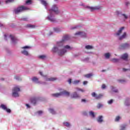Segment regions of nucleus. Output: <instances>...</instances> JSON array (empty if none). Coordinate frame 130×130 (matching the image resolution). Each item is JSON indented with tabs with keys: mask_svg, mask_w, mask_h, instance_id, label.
I'll return each instance as SVG.
<instances>
[{
	"mask_svg": "<svg viewBox=\"0 0 130 130\" xmlns=\"http://www.w3.org/2000/svg\"><path fill=\"white\" fill-rule=\"evenodd\" d=\"M89 116L92 117V118H95L96 116V114H95V113H94V112H93L92 111H89Z\"/></svg>",
	"mask_w": 130,
	"mask_h": 130,
	"instance_id": "20",
	"label": "nucleus"
},
{
	"mask_svg": "<svg viewBox=\"0 0 130 130\" xmlns=\"http://www.w3.org/2000/svg\"><path fill=\"white\" fill-rule=\"evenodd\" d=\"M125 5L126 6H128V5H129V2H125Z\"/></svg>",
	"mask_w": 130,
	"mask_h": 130,
	"instance_id": "53",
	"label": "nucleus"
},
{
	"mask_svg": "<svg viewBox=\"0 0 130 130\" xmlns=\"http://www.w3.org/2000/svg\"><path fill=\"white\" fill-rule=\"evenodd\" d=\"M123 72H126V71H129V69H123Z\"/></svg>",
	"mask_w": 130,
	"mask_h": 130,
	"instance_id": "51",
	"label": "nucleus"
},
{
	"mask_svg": "<svg viewBox=\"0 0 130 130\" xmlns=\"http://www.w3.org/2000/svg\"><path fill=\"white\" fill-rule=\"evenodd\" d=\"M102 89H105L106 88V85L105 84H103L102 86Z\"/></svg>",
	"mask_w": 130,
	"mask_h": 130,
	"instance_id": "44",
	"label": "nucleus"
},
{
	"mask_svg": "<svg viewBox=\"0 0 130 130\" xmlns=\"http://www.w3.org/2000/svg\"><path fill=\"white\" fill-rule=\"evenodd\" d=\"M41 3L42 5H43V6H44L46 10L48 9V7H49V4H48V3H47V2L44 0H41Z\"/></svg>",
	"mask_w": 130,
	"mask_h": 130,
	"instance_id": "17",
	"label": "nucleus"
},
{
	"mask_svg": "<svg viewBox=\"0 0 130 130\" xmlns=\"http://www.w3.org/2000/svg\"><path fill=\"white\" fill-rule=\"evenodd\" d=\"M79 27V26L78 25H76V26H75L74 27H73V29H77Z\"/></svg>",
	"mask_w": 130,
	"mask_h": 130,
	"instance_id": "50",
	"label": "nucleus"
},
{
	"mask_svg": "<svg viewBox=\"0 0 130 130\" xmlns=\"http://www.w3.org/2000/svg\"><path fill=\"white\" fill-rule=\"evenodd\" d=\"M113 103V100H110V101H108V104H111Z\"/></svg>",
	"mask_w": 130,
	"mask_h": 130,
	"instance_id": "41",
	"label": "nucleus"
},
{
	"mask_svg": "<svg viewBox=\"0 0 130 130\" xmlns=\"http://www.w3.org/2000/svg\"><path fill=\"white\" fill-rule=\"evenodd\" d=\"M54 30L55 31V32H60V31H61V29H60V28L59 27H55L54 28Z\"/></svg>",
	"mask_w": 130,
	"mask_h": 130,
	"instance_id": "31",
	"label": "nucleus"
},
{
	"mask_svg": "<svg viewBox=\"0 0 130 130\" xmlns=\"http://www.w3.org/2000/svg\"><path fill=\"white\" fill-rule=\"evenodd\" d=\"M68 40H69V37L64 36L61 41L57 42L56 45L54 46L52 49V51L57 52L60 56L63 55L68 50L72 49V47L69 45H64V43Z\"/></svg>",
	"mask_w": 130,
	"mask_h": 130,
	"instance_id": "1",
	"label": "nucleus"
},
{
	"mask_svg": "<svg viewBox=\"0 0 130 130\" xmlns=\"http://www.w3.org/2000/svg\"><path fill=\"white\" fill-rule=\"evenodd\" d=\"M124 29V27H121L119 28V29L118 30V32H116L114 35L115 37H116L117 38H118L119 40H122L123 39H125L126 37H127V35L126 34V32H124L121 35V33H122V30Z\"/></svg>",
	"mask_w": 130,
	"mask_h": 130,
	"instance_id": "3",
	"label": "nucleus"
},
{
	"mask_svg": "<svg viewBox=\"0 0 130 130\" xmlns=\"http://www.w3.org/2000/svg\"><path fill=\"white\" fill-rule=\"evenodd\" d=\"M48 111L50 113H51V114H53V115L56 114V111H55L54 109L52 108H50L48 109Z\"/></svg>",
	"mask_w": 130,
	"mask_h": 130,
	"instance_id": "19",
	"label": "nucleus"
},
{
	"mask_svg": "<svg viewBox=\"0 0 130 130\" xmlns=\"http://www.w3.org/2000/svg\"><path fill=\"white\" fill-rule=\"evenodd\" d=\"M125 105L126 106H128V105H129V103L127 104V101H125Z\"/></svg>",
	"mask_w": 130,
	"mask_h": 130,
	"instance_id": "49",
	"label": "nucleus"
},
{
	"mask_svg": "<svg viewBox=\"0 0 130 130\" xmlns=\"http://www.w3.org/2000/svg\"><path fill=\"white\" fill-rule=\"evenodd\" d=\"M0 108L3 109V110H4L5 111H6V112H8V113H11V109L8 108L7 105L5 104H1L0 106Z\"/></svg>",
	"mask_w": 130,
	"mask_h": 130,
	"instance_id": "13",
	"label": "nucleus"
},
{
	"mask_svg": "<svg viewBox=\"0 0 130 130\" xmlns=\"http://www.w3.org/2000/svg\"><path fill=\"white\" fill-rule=\"evenodd\" d=\"M130 48V44L129 43H124L122 44L121 45L119 46V49H128Z\"/></svg>",
	"mask_w": 130,
	"mask_h": 130,
	"instance_id": "12",
	"label": "nucleus"
},
{
	"mask_svg": "<svg viewBox=\"0 0 130 130\" xmlns=\"http://www.w3.org/2000/svg\"><path fill=\"white\" fill-rule=\"evenodd\" d=\"M22 20L23 21H28V18H27V17L23 18H22Z\"/></svg>",
	"mask_w": 130,
	"mask_h": 130,
	"instance_id": "47",
	"label": "nucleus"
},
{
	"mask_svg": "<svg viewBox=\"0 0 130 130\" xmlns=\"http://www.w3.org/2000/svg\"><path fill=\"white\" fill-rule=\"evenodd\" d=\"M80 92H82V93H84V92H85V90L83 89H81L80 90Z\"/></svg>",
	"mask_w": 130,
	"mask_h": 130,
	"instance_id": "54",
	"label": "nucleus"
},
{
	"mask_svg": "<svg viewBox=\"0 0 130 130\" xmlns=\"http://www.w3.org/2000/svg\"><path fill=\"white\" fill-rule=\"evenodd\" d=\"M20 92H21V86L20 85H15L12 88V96L13 97H19L20 96Z\"/></svg>",
	"mask_w": 130,
	"mask_h": 130,
	"instance_id": "4",
	"label": "nucleus"
},
{
	"mask_svg": "<svg viewBox=\"0 0 130 130\" xmlns=\"http://www.w3.org/2000/svg\"><path fill=\"white\" fill-rule=\"evenodd\" d=\"M68 83L69 84H72V80L71 79L68 80Z\"/></svg>",
	"mask_w": 130,
	"mask_h": 130,
	"instance_id": "48",
	"label": "nucleus"
},
{
	"mask_svg": "<svg viewBox=\"0 0 130 130\" xmlns=\"http://www.w3.org/2000/svg\"><path fill=\"white\" fill-rule=\"evenodd\" d=\"M118 82H119V83H125L126 82V80L123 79H120L118 80Z\"/></svg>",
	"mask_w": 130,
	"mask_h": 130,
	"instance_id": "30",
	"label": "nucleus"
},
{
	"mask_svg": "<svg viewBox=\"0 0 130 130\" xmlns=\"http://www.w3.org/2000/svg\"><path fill=\"white\" fill-rule=\"evenodd\" d=\"M88 84V81H84L83 82V85H87Z\"/></svg>",
	"mask_w": 130,
	"mask_h": 130,
	"instance_id": "52",
	"label": "nucleus"
},
{
	"mask_svg": "<svg viewBox=\"0 0 130 130\" xmlns=\"http://www.w3.org/2000/svg\"><path fill=\"white\" fill-rule=\"evenodd\" d=\"M71 98H74V99H80V98H81V95L75 91L71 94Z\"/></svg>",
	"mask_w": 130,
	"mask_h": 130,
	"instance_id": "14",
	"label": "nucleus"
},
{
	"mask_svg": "<svg viewBox=\"0 0 130 130\" xmlns=\"http://www.w3.org/2000/svg\"><path fill=\"white\" fill-rule=\"evenodd\" d=\"M76 36H80L82 38H87V34L84 31H77L75 33Z\"/></svg>",
	"mask_w": 130,
	"mask_h": 130,
	"instance_id": "11",
	"label": "nucleus"
},
{
	"mask_svg": "<svg viewBox=\"0 0 130 130\" xmlns=\"http://www.w3.org/2000/svg\"><path fill=\"white\" fill-rule=\"evenodd\" d=\"M54 14L55 15H58V14H60V11L58 10V7L56 5H53L51 8L48 10V16L46 17V19L48 20V21H50V22H55Z\"/></svg>",
	"mask_w": 130,
	"mask_h": 130,
	"instance_id": "2",
	"label": "nucleus"
},
{
	"mask_svg": "<svg viewBox=\"0 0 130 130\" xmlns=\"http://www.w3.org/2000/svg\"><path fill=\"white\" fill-rule=\"evenodd\" d=\"M76 90H77V91H81V88H76Z\"/></svg>",
	"mask_w": 130,
	"mask_h": 130,
	"instance_id": "55",
	"label": "nucleus"
},
{
	"mask_svg": "<svg viewBox=\"0 0 130 130\" xmlns=\"http://www.w3.org/2000/svg\"><path fill=\"white\" fill-rule=\"evenodd\" d=\"M80 82V80H74V81L72 82V84H73L74 85H78V84H79Z\"/></svg>",
	"mask_w": 130,
	"mask_h": 130,
	"instance_id": "32",
	"label": "nucleus"
},
{
	"mask_svg": "<svg viewBox=\"0 0 130 130\" xmlns=\"http://www.w3.org/2000/svg\"><path fill=\"white\" fill-rule=\"evenodd\" d=\"M119 60H120V59L115 58H114L111 59V61L112 62H115V63L119 62Z\"/></svg>",
	"mask_w": 130,
	"mask_h": 130,
	"instance_id": "28",
	"label": "nucleus"
},
{
	"mask_svg": "<svg viewBox=\"0 0 130 130\" xmlns=\"http://www.w3.org/2000/svg\"><path fill=\"white\" fill-rule=\"evenodd\" d=\"M54 1H55V2H56V1H57V0H54Z\"/></svg>",
	"mask_w": 130,
	"mask_h": 130,
	"instance_id": "61",
	"label": "nucleus"
},
{
	"mask_svg": "<svg viewBox=\"0 0 130 130\" xmlns=\"http://www.w3.org/2000/svg\"><path fill=\"white\" fill-rule=\"evenodd\" d=\"M126 126H127V125L126 124H123L120 126V129L119 130H125L126 128Z\"/></svg>",
	"mask_w": 130,
	"mask_h": 130,
	"instance_id": "25",
	"label": "nucleus"
},
{
	"mask_svg": "<svg viewBox=\"0 0 130 130\" xmlns=\"http://www.w3.org/2000/svg\"><path fill=\"white\" fill-rule=\"evenodd\" d=\"M40 75L42 76V77H45V80H46L47 82L49 81H56L57 80V78L55 77H50V78H47L46 76L43 75V73L42 72H39Z\"/></svg>",
	"mask_w": 130,
	"mask_h": 130,
	"instance_id": "10",
	"label": "nucleus"
},
{
	"mask_svg": "<svg viewBox=\"0 0 130 130\" xmlns=\"http://www.w3.org/2000/svg\"><path fill=\"white\" fill-rule=\"evenodd\" d=\"M127 57H128V54H127V53L123 54L121 56V58L124 60H126L127 59Z\"/></svg>",
	"mask_w": 130,
	"mask_h": 130,
	"instance_id": "18",
	"label": "nucleus"
},
{
	"mask_svg": "<svg viewBox=\"0 0 130 130\" xmlns=\"http://www.w3.org/2000/svg\"><path fill=\"white\" fill-rule=\"evenodd\" d=\"M26 5H31L32 4V1L31 0H27L25 2Z\"/></svg>",
	"mask_w": 130,
	"mask_h": 130,
	"instance_id": "36",
	"label": "nucleus"
},
{
	"mask_svg": "<svg viewBox=\"0 0 130 130\" xmlns=\"http://www.w3.org/2000/svg\"><path fill=\"white\" fill-rule=\"evenodd\" d=\"M91 95L92 97H94V98H95V99H100L101 98H102L103 94H100L98 95L95 92H92L91 93Z\"/></svg>",
	"mask_w": 130,
	"mask_h": 130,
	"instance_id": "15",
	"label": "nucleus"
},
{
	"mask_svg": "<svg viewBox=\"0 0 130 130\" xmlns=\"http://www.w3.org/2000/svg\"><path fill=\"white\" fill-rule=\"evenodd\" d=\"M15 0H6L5 3L6 4H11V3H13Z\"/></svg>",
	"mask_w": 130,
	"mask_h": 130,
	"instance_id": "35",
	"label": "nucleus"
},
{
	"mask_svg": "<svg viewBox=\"0 0 130 130\" xmlns=\"http://www.w3.org/2000/svg\"><path fill=\"white\" fill-rule=\"evenodd\" d=\"M38 113L39 115H42V114L43 113V111H38Z\"/></svg>",
	"mask_w": 130,
	"mask_h": 130,
	"instance_id": "40",
	"label": "nucleus"
},
{
	"mask_svg": "<svg viewBox=\"0 0 130 130\" xmlns=\"http://www.w3.org/2000/svg\"><path fill=\"white\" fill-rule=\"evenodd\" d=\"M111 90L113 92H114L115 93H117V92H118V90L117 89H116V88L114 87V86H111Z\"/></svg>",
	"mask_w": 130,
	"mask_h": 130,
	"instance_id": "26",
	"label": "nucleus"
},
{
	"mask_svg": "<svg viewBox=\"0 0 130 130\" xmlns=\"http://www.w3.org/2000/svg\"><path fill=\"white\" fill-rule=\"evenodd\" d=\"M1 80H2V81H4V80H5V79L2 78V79H1Z\"/></svg>",
	"mask_w": 130,
	"mask_h": 130,
	"instance_id": "56",
	"label": "nucleus"
},
{
	"mask_svg": "<svg viewBox=\"0 0 130 130\" xmlns=\"http://www.w3.org/2000/svg\"><path fill=\"white\" fill-rule=\"evenodd\" d=\"M14 79L17 81H22V77L20 75H15Z\"/></svg>",
	"mask_w": 130,
	"mask_h": 130,
	"instance_id": "24",
	"label": "nucleus"
},
{
	"mask_svg": "<svg viewBox=\"0 0 130 130\" xmlns=\"http://www.w3.org/2000/svg\"><path fill=\"white\" fill-rule=\"evenodd\" d=\"M63 95H66V96H70L71 93L69 91H67V90H64V89H61V91L59 93H53L52 96L53 97H60V96H63Z\"/></svg>",
	"mask_w": 130,
	"mask_h": 130,
	"instance_id": "6",
	"label": "nucleus"
},
{
	"mask_svg": "<svg viewBox=\"0 0 130 130\" xmlns=\"http://www.w3.org/2000/svg\"><path fill=\"white\" fill-rule=\"evenodd\" d=\"M89 58H88V57H87V58H85L84 59V61H89Z\"/></svg>",
	"mask_w": 130,
	"mask_h": 130,
	"instance_id": "46",
	"label": "nucleus"
},
{
	"mask_svg": "<svg viewBox=\"0 0 130 130\" xmlns=\"http://www.w3.org/2000/svg\"><path fill=\"white\" fill-rule=\"evenodd\" d=\"M51 34H52V32H51V34H50V35H51Z\"/></svg>",
	"mask_w": 130,
	"mask_h": 130,
	"instance_id": "60",
	"label": "nucleus"
},
{
	"mask_svg": "<svg viewBox=\"0 0 130 130\" xmlns=\"http://www.w3.org/2000/svg\"><path fill=\"white\" fill-rule=\"evenodd\" d=\"M31 81L35 83L36 84H38L39 85H45L46 83L45 82H43L42 81H39V78L34 77L31 78Z\"/></svg>",
	"mask_w": 130,
	"mask_h": 130,
	"instance_id": "9",
	"label": "nucleus"
},
{
	"mask_svg": "<svg viewBox=\"0 0 130 130\" xmlns=\"http://www.w3.org/2000/svg\"><path fill=\"white\" fill-rule=\"evenodd\" d=\"M3 26V24H0V27H2Z\"/></svg>",
	"mask_w": 130,
	"mask_h": 130,
	"instance_id": "58",
	"label": "nucleus"
},
{
	"mask_svg": "<svg viewBox=\"0 0 130 130\" xmlns=\"http://www.w3.org/2000/svg\"><path fill=\"white\" fill-rule=\"evenodd\" d=\"M28 10H29L28 8L25 6H20L14 9L13 13H14V14H20V13H22V12H24V11H28Z\"/></svg>",
	"mask_w": 130,
	"mask_h": 130,
	"instance_id": "7",
	"label": "nucleus"
},
{
	"mask_svg": "<svg viewBox=\"0 0 130 130\" xmlns=\"http://www.w3.org/2000/svg\"><path fill=\"white\" fill-rule=\"evenodd\" d=\"M31 102H32V103H34V104H35V103H36V99H34L32 100Z\"/></svg>",
	"mask_w": 130,
	"mask_h": 130,
	"instance_id": "42",
	"label": "nucleus"
},
{
	"mask_svg": "<svg viewBox=\"0 0 130 130\" xmlns=\"http://www.w3.org/2000/svg\"><path fill=\"white\" fill-rule=\"evenodd\" d=\"M26 27L27 28H35V25H31L30 24H28L26 25Z\"/></svg>",
	"mask_w": 130,
	"mask_h": 130,
	"instance_id": "33",
	"label": "nucleus"
},
{
	"mask_svg": "<svg viewBox=\"0 0 130 130\" xmlns=\"http://www.w3.org/2000/svg\"><path fill=\"white\" fill-rule=\"evenodd\" d=\"M86 49H93V47L91 45L85 46Z\"/></svg>",
	"mask_w": 130,
	"mask_h": 130,
	"instance_id": "34",
	"label": "nucleus"
},
{
	"mask_svg": "<svg viewBox=\"0 0 130 130\" xmlns=\"http://www.w3.org/2000/svg\"><path fill=\"white\" fill-rule=\"evenodd\" d=\"M92 76H93V74L92 73H90V74L86 75L85 77H86V78H91Z\"/></svg>",
	"mask_w": 130,
	"mask_h": 130,
	"instance_id": "37",
	"label": "nucleus"
},
{
	"mask_svg": "<svg viewBox=\"0 0 130 130\" xmlns=\"http://www.w3.org/2000/svg\"><path fill=\"white\" fill-rule=\"evenodd\" d=\"M104 56L105 58L107 59H109V58H110V56H111V54L110 53H106L104 54Z\"/></svg>",
	"mask_w": 130,
	"mask_h": 130,
	"instance_id": "23",
	"label": "nucleus"
},
{
	"mask_svg": "<svg viewBox=\"0 0 130 130\" xmlns=\"http://www.w3.org/2000/svg\"><path fill=\"white\" fill-rule=\"evenodd\" d=\"M121 118H122L121 116L117 115L115 117V121H116V122H119V121H120V120H121Z\"/></svg>",
	"mask_w": 130,
	"mask_h": 130,
	"instance_id": "21",
	"label": "nucleus"
},
{
	"mask_svg": "<svg viewBox=\"0 0 130 130\" xmlns=\"http://www.w3.org/2000/svg\"><path fill=\"white\" fill-rule=\"evenodd\" d=\"M102 104H99L98 105V108H101V107H102Z\"/></svg>",
	"mask_w": 130,
	"mask_h": 130,
	"instance_id": "43",
	"label": "nucleus"
},
{
	"mask_svg": "<svg viewBox=\"0 0 130 130\" xmlns=\"http://www.w3.org/2000/svg\"><path fill=\"white\" fill-rule=\"evenodd\" d=\"M25 105H26V106L27 109L30 108V107H31L30 106V105L29 104H26Z\"/></svg>",
	"mask_w": 130,
	"mask_h": 130,
	"instance_id": "45",
	"label": "nucleus"
},
{
	"mask_svg": "<svg viewBox=\"0 0 130 130\" xmlns=\"http://www.w3.org/2000/svg\"><path fill=\"white\" fill-rule=\"evenodd\" d=\"M8 38H10V39H11L13 44H15L17 42V38L15 37V36L10 35L9 37H8L6 34L4 35L5 40H8Z\"/></svg>",
	"mask_w": 130,
	"mask_h": 130,
	"instance_id": "8",
	"label": "nucleus"
},
{
	"mask_svg": "<svg viewBox=\"0 0 130 130\" xmlns=\"http://www.w3.org/2000/svg\"><path fill=\"white\" fill-rule=\"evenodd\" d=\"M0 5H1V2H0Z\"/></svg>",
	"mask_w": 130,
	"mask_h": 130,
	"instance_id": "62",
	"label": "nucleus"
},
{
	"mask_svg": "<svg viewBox=\"0 0 130 130\" xmlns=\"http://www.w3.org/2000/svg\"><path fill=\"white\" fill-rule=\"evenodd\" d=\"M96 121L98 123H103L104 120H103V116H99L96 119Z\"/></svg>",
	"mask_w": 130,
	"mask_h": 130,
	"instance_id": "16",
	"label": "nucleus"
},
{
	"mask_svg": "<svg viewBox=\"0 0 130 130\" xmlns=\"http://www.w3.org/2000/svg\"><path fill=\"white\" fill-rule=\"evenodd\" d=\"M38 57L40 58V59H45L47 56L46 55H40L38 56Z\"/></svg>",
	"mask_w": 130,
	"mask_h": 130,
	"instance_id": "27",
	"label": "nucleus"
},
{
	"mask_svg": "<svg viewBox=\"0 0 130 130\" xmlns=\"http://www.w3.org/2000/svg\"><path fill=\"white\" fill-rule=\"evenodd\" d=\"M89 53H91V54H93V52H90Z\"/></svg>",
	"mask_w": 130,
	"mask_h": 130,
	"instance_id": "59",
	"label": "nucleus"
},
{
	"mask_svg": "<svg viewBox=\"0 0 130 130\" xmlns=\"http://www.w3.org/2000/svg\"><path fill=\"white\" fill-rule=\"evenodd\" d=\"M32 48V47L30 46H24L23 47H21V52L22 54L23 55H25V56H30V53L28 51V50L31 49Z\"/></svg>",
	"mask_w": 130,
	"mask_h": 130,
	"instance_id": "5",
	"label": "nucleus"
},
{
	"mask_svg": "<svg viewBox=\"0 0 130 130\" xmlns=\"http://www.w3.org/2000/svg\"><path fill=\"white\" fill-rule=\"evenodd\" d=\"M91 10H101V9H102V6L99 5L94 7H91Z\"/></svg>",
	"mask_w": 130,
	"mask_h": 130,
	"instance_id": "22",
	"label": "nucleus"
},
{
	"mask_svg": "<svg viewBox=\"0 0 130 130\" xmlns=\"http://www.w3.org/2000/svg\"><path fill=\"white\" fill-rule=\"evenodd\" d=\"M86 130H91L90 128H86Z\"/></svg>",
	"mask_w": 130,
	"mask_h": 130,
	"instance_id": "57",
	"label": "nucleus"
},
{
	"mask_svg": "<svg viewBox=\"0 0 130 130\" xmlns=\"http://www.w3.org/2000/svg\"><path fill=\"white\" fill-rule=\"evenodd\" d=\"M63 124H64V126H67V127H71V123H70L68 122H64Z\"/></svg>",
	"mask_w": 130,
	"mask_h": 130,
	"instance_id": "29",
	"label": "nucleus"
},
{
	"mask_svg": "<svg viewBox=\"0 0 130 130\" xmlns=\"http://www.w3.org/2000/svg\"><path fill=\"white\" fill-rule=\"evenodd\" d=\"M81 102L82 103H87V100H86V99H82L81 100Z\"/></svg>",
	"mask_w": 130,
	"mask_h": 130,
	"instance_id": "38",
	"label": "nucleus"
},
{
	"mask_svg": "<svg viewBox=\"0 0 130 130\" xmlns=\"http://www.w3.org/2000/svg\"><path fill=\"white\" fill-rule=\"evenodd\" d=\"M122 17L124 18V19H127L128 16L126 15V14H122Z\"/></svg>",
	"mask_w": 130,
	"mask_h": 130,
	"instance_id": "39",
	"label": "nucleus"
}]
</instances>
